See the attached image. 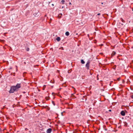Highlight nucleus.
Listing matches in <instances>:
<instances>
[{
	"mask_svg": "<svg viewBox=\"0 0 133 133\" xmlns=\"http://www.w3.org/2000/svg\"><path fill=\"white\" fill-rule=\"evenodd\" d=\"M20 87V84H18L16 86H12L9 92L10 93H14L15 91H18V88Z\"/></svg>",
	"mask_w": 133,
	"mask_h": 133,
	"instance_id": "obj_1",
	"label": "nucleus"
},
{
	"mask_svg": "<svg viewBox=\"0 0 133 133\" xmlns=\"http://www.w3.org/2000/svg\"><path fill=\"white\" fill-rule=\"evenodd\" d=\"M90 63V62H88L85 65L86 67L88 69H89V66Z\"/></svg>",
	"mask_w": 133,
	"mask_h": 133,
	"instance_id": "obj_2",
	"label": "nucleus"
},
{
	"mask_svg": "<svg viewBox=\"0 0 133 133\" xmlns=\"http://www.w3.org/2000/svg\"><path fill=\"white\" fill-rule=\"evenodd\" d=\"M52 131V129L51 128H49L47 129L46 131L47 133H50Z\"/></svg>",
	"mask_w": 133,
	"mask_h": 133,
	"instance_id": "obj_3",
	"label": "nucleus"
},
{
	"mask_svg": "<svg viewBox=\"0 0 133 133\" xmlns=\"http://www.w3.org/2000/svg\"><path fill=\"white\" fill-rule=\"evenodd\" d=\"M121 114L123 116H124L125 115V112L124 111H122L121 112Z\"/></svg>",
	"mask_w": 133,
	"mask_h": 133,
	"instance_id": "obj_4",
	"label": "nucleus"
},
{
	"mask_svg": "<svg viewBox=\"0 0 133 133\" xmlns=\"http://www.w3.org/2000/svg\"><path fill=\"white\" fill-rule=\"evenodd\" d=\"M56 40L58 42H59L61 40V38L60 37H58L56 38Z\"/></svg>",
	"mask_w": 133,
	"mask_h": 133,
	"instance_id": "obj_5",
	"label": "nucleus"
},
{
	"mask_svg": "<svg viewBox=\"0 0 133 133\" xmlns=\"http://www.w3.org/2000/svg\"><path fill=\"white\" fill-rule=\"evenodd\" d=\"M69 33L67 31L65 32V34L66 36H68L69 35Z\"/></svg>",
	"mask_w": 133,
	"mask_h": 133,
	"instance_id": "obj_6",
	"label": "nucleus"
},
{
	"mask_svg": "<svg viewBox=\"0 0 133 133\" xmlns=\"http://www.w3.org/2000/svg\"><path fill=\"white\" fill-rule=\"evenodd\" d=\"M65 2V1L64 0H62L61 1V3L62 4H63Z\"/></svg>",
	"mask_w": 133,
	"mask_h": 133,
	"instance_id": "obj_7",
	"label": "nucleus"
},
{
	"mask_svg": "<svg viewBox=\"0 0 133 133\" xmlns=\"http://www.w3.org/2000/svg\"><path fill=\"white\" fill-rule=\"evenodd\" d=\"M81 63L82 64H84L85 63V62L83 59L81 60Z\"/></svg>",
	"mask_w": 133,
	"mask_h": 133,
	"instance_id": "obj_8",
	"label": "nucleus"
},
{
	"mask_svg": "<svg viewBox=\"0 0 133 133\" xmlns=\"http://www.w3.org/2000/svg\"><path fill=\"white\" fill-rule=\"evenodd\" d=\"M46 87V86L45 85H44L43 86V90H44L45 89Z\"/></svg>",
	"mask_w": 133,
	"mask_h": 133,
	"instance_id": "obj_9",
	"label": "nucleus"
},
{
	"mask_svg": "<svg viewBox=\"0 0 133 133\" xmlns=\"http://www.w3.org/2000/svg\"><path fill=\"white\" fill-rule=\"evenodd\" d=\"M49 98H49V97H45V99H46V100H48L49 99Z\"/></svg>",
	"mask_w": 133,
	"mask_h": 133,
	"instance_id": "obj_10",
	"label": "nucleus"
},
{
	"mask_svg": "<svg viewBox=\"0 0 133 133\" xmlns=\"http://www.w3.org/2000/svg\"><path fill=\"white\" fill-rule=\"evenodd\" d=\"M26 50H27V51H28L29 50V48H26Z\"/></svg>",
	"mask_w": 133,
	"mask_h": 133,
	"instance_id": "obj_11",
	"label": "nucleus"
},
{
	"mask_svg": "<svg viewBox=\"0 0 133 133\" xmlns=\"http://www.w3.org/2000/svg\"><path fill=\"white\" fill-rule=\"evenodd\" d=\"M59 49H61L62 50H63V48L62 47H61Z\"/></svg>",
	"mask_w": 133,
	"mask_h": 133,
	"instance_id": "obj_12",
	"label": "nucleus"
},
{
	"mask_svg": "<svg viewBox=\"0 0 133 133\" xmlns=\"http://www.w3.org/2000/svg\"><path fill=\"white\" fill-rule=\"evenodd\" d=\"M121 19H122V20H122V22H124V20L123 19H122V18H121Z\"/></svg>",
	"mask_w": 133,
	"mask_h": 133,
	"instance_id": "obj_13",
	"label": "nucleus"
},
{
	"mask_svg": "<svg viewBox=\"0 0 133 133\" xmlns=\"http://www.w3.org/2000/svg\"><path fill=\"white\" fill-rule=\"evenodd\" d=\"M116 65H114V68L115 69L116 68Z\"/></svg>",
	"mask_w": 133,
	"mask_h": 133,
	"instance_id": "obj_14",
	"label": "nucleus"
},
{
	"mask_svg": "<svg viewBox=\"0 0 133 133\" xmlns=\"http://www.w3.org/2000/svg\"><path fill=\"white\" fill-rule=\"evenodd\" d=\"M58 17H59V18H60L61 17V16H60L59 15L58 16Z\"/></svg>",
	"mask_w": 133,
	"mask_h": 133,
	"instance_id": "obj_15",
	"label": "nucleus"
},
{
	"mask_svg": "<svg viewBox=\"0 0 133 133\" xmlns=\"http://www.w3.org/2000/svg\"><path fill=\"white\" fill-rule=\"evenodd\" d=\"M131 97L132 98H133V95H132L131 96Z\"/></svg>",
	"mask_w": 133,
	"mask_h": 133,
	"instance_id": "obj_16",
	"label": "nucleus"
},
{
	"mask_svg": "<svg viewBox=\"0 0 133 133\" xmlns=\"http://www.w3.org/2000/svg\"><path fill=\"white\" fill-rule=\"evenodd\" d=\"M72 88H74V91H75V88H74L73 87H72Z\"/></svg>",
	"mask_w": 133,
	"mask_h": 133,
	"instance_id": "obj_17",
	"label": "nucleus"
},
{
	"mask_svg": "<svg viewBox=\"0 0 133 133\" xmlns=\"http://www.w3.org/2000/svg\"><path fill=\"white\" fill-rule=\"evenodd\" d=\"M100 15V13H98L97 14V15L99 16V15Z\"/></svg>",
	"mask_w": 133,
	"mask_h": 133,
	"instance_id": "obj_18",
	"label": "nucleus"
},
{
	"mask_svg": "<svg viewBox=\"0 0 133 133\" xmlns=\"http://www.w3.org/2000/svg\"><path fill=\"white\" fill-rule=\"evenodd\" d=\"M120 80V78H118L117 79V80L118 81H119Z\"/></svg>",
	"mask_w": 133,
	"mask_h": 133,
	"instance_id": "obj_19",
	"label": "nucleus"
},
{
	"mask_svg": "<svg viewBox=\"0 0 133 133\" xmlns=\"http://www.w3.org/2000/svg\"><path fill=\"white\" fill-rule=\"evenodd\" d=\"M24 64H26V62H24Z\"/></svg>",
	"mask_w": 133,
	"mask_h": 133,
	"instance_id": "obj_20",
	"label": "nucleus"
},
{
	"mask_svg": "<svg viewBox=\"0 0 133 133\" xmlns=\"http://www.w3.org/2000/svg\"><path fill=\"white\" fill-rule=\"evenodd\" d=\"M59 15H61V16L62 15V14H59Z\"/></svg>",
	"mask_w": 133,
	"mask_h": 133,
	"instance_id": "obj_21",
	"label": "nucleus"
},
{
	"mask_svg": "<svg viewBox=\"0 0 133 133\" xmlns=\"http://www.w3.org/2000/svg\"><path fill=\"white\" fill-rule=\"evenodd\" d=\"M28 130V129H27V128H26L25 129V130Z\"/></svg>",
	"mask_w": 133,
	"mask_h": 133,
	"instance_id": "obj_22",
	"label": "nucleus"
},
{
	"mask_svg": "<svg viewBox=\"0 0 133 133\" xmlns=\"http://www.w3.org/2000/svg\"><path fill=\"white\" fill-rule=\"evenodd\" d=\"M109 111H111V110H109Z\"/></svg>",
	"mask_w": 133,
	"mask_h": 133,
	"instance_id": "obj_23",
	"label": "nucleus"
},
{
	"mask_svg": "<svg viewBox=\"0 0 133 133\" xmlns=\"http://www.w3.org/2000/svg\"><path fill=\"white\" fill-rule=\"evenodd\" d=\"M69 4H70V5H71V3L70 2V3H69Z\"/></svg>",
	"mask_w": 133,
	"mask_h": 133,
	"instance_id": "obj_24",
	"label": "nucleus"
},
{
	"mask_svg": "<svg viewBox=\"0 0 133 133\" xmlns=\"http://www.w3.org/2000/svg\"><path fill=\"white\" fill-rule=\"evenodd\" d=\"M115 53H116L115 52L114 53V55L115 54Z\"/></svg>",
	"mask_w": 133,
	"mask_h": 133,
	"instance_id": "obj_25",
	"label": "nucleus"
},
{
	"mask_svg": "<svg viewBox=\"0 0 133 133\" xmlns=\"http://www.w3.org/2000/svg\"><path fill=\"white\" fill-rule=\"evenodd\" d=\"M124 81H123V83H124Z\"/></svg>",
	"mask_w": 133,
	"mask_h": 133,
	"instance_id": "obj_26",
	"label": "nucleus"
},
{
	"mask_svg": "<svg viewBox=\"0 0 133 133\" xmlns=\"http://www.w3.org/2000/svg\"><path fill=\"white\" fill-rule=\"evenodd\" d=\"M132 10L133 11V9H132Z\"/></svg>",
	"mask_w": 133,
	"mask_h": 133,
	"instance_id": "obj_27",
	"label": "nucleus"
},
{
	"mask_svg": "<svg viewBox=\"0 0 133 133\" xmlns=\"http://www.w3.org/2000/svg\"><path fill=\"white\" fill-rule=\"evenodd\" d=\"M50 20H51V18L50 19Z\"/></svg>",
	"mask_w": 133,
	"mask_h": 133,
	"instance_id": "obj_28",
	"label": "nucleus"
},
{
	"mask_svg": "<svg viewBox=\"0 0 133 133\" xmlns=\"http://www.w3.org/2000/svg\"><path fill=\"white\" fill-rule=\"evenodd\" d=\"M76 35H77V34H76Z\"/></svg>",
	"mask_w": 133,
	"mask_h": 133,
	"instance_id": "obj_29",
	"label": "nucleus"
}]
</instances>
